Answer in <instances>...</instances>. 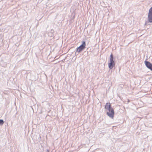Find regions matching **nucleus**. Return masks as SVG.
<instances>
[{
  "instance_id": "nucleus-1",
  "label": "nucleus",
  "mask_w": 152,
  "mask_h": 152,
  "mask_svg": "<svg viewBox=\"0 0 152 152\" xmlns=\"http://www.w3.org/2000/svg\"><path fill=\"white\" fill-rule=\"evenodd\" d=\"M110 63L108 64V66L110 69H112L115 65L114 61L113 60V56L112 54H111L110 55Z\"/></svg>"
},
{
  "instance_id": "nucleus-4",
  "label": "nucleus",
  "mask_w": 152,
  "mask_h": 152,
  "mask_svg": "<svg viewBox=\"0 0 152 152\" xmlns=\"http://www.w3.org/2000/svg\"><path fill=\"white\" fill-rule=\"evenodd\" d=\"M114 114V110H110V111L107 112V114L110 118H113Z\"/></svg>"
},
{
  "instance_id": "nucleus-5",
  "label": "nucleus",
  "mask_w": 152,
  "mask_h": 152,
  "mask_svg": "<svg viewBox=\"0 0 152 152\" xmlns=\"http://www.w3.org/2000/svg\"><path fill=\"white\" fill-rule=\"evenodd\" d=\"M105 108L106 109L107 111H110V110H113L112 108L111 105L109 103H107L105 105Z\"/></svg>"
},
{
  "instance_id": "nucleus-2",
  "label": "nucleus",
  "mask_w": 152,
  "mask_h": 152,
  "mask_svg": "<svg viewBox=\"0 0 152 152\" xmlns=\"http://www.w3.org/2000/svg\"><path fill=\"white\" fill-rule=\"evenodd\" d=\"M148 18V22L152 23V7L149 10Z\"/></svg>"
},
{
  "instance_id": "nucleus-8",
  "label": "nucleus",
  "mask_w": 152,
  "mask_h": 152,
  "mask_svg": "<svg viewBox=\"0 0 152 152\" xmlns=\"http://www.w3.org/2000/svg\"><path fill=\"white\" fill-rule=\"evenodd\" d=\"M146 22H145V24H146Z\"/></svg>"
},
{
  "instance_id": "nucleus-3",
  "label": "nucleus",
  "mask_w": 152,
  "mask_h": 152,
  "mask_svg": "<svg viewBox=\"0 0 152 152\" xmlns=\"http://www.w3.org/2000/svg\"><path fill=\"white\" fill-rule=\"evenodd\" d=\"M86 44L85 41L82 42V44L77 48V51L78 52H80L86 48Z\"/></svg>"
},
{
  "instance_id": "nucleus-7",
  "label": "nucleus",
  "mask_w": 152,
  "mask_h": 152,
  "mask_svg": "<svg viewBox=\"0 0 152 152\" xmlns=\"http://www.w3.org/2000/svg\"><path fill=\"white\" fill-rule=\"evenodd\" d=\"M4 124V121L3 120H0V125H2Z\"/></svg>"
},
{
  "instance_id": "nucleus-6",
  "label": "nucleus",
  "mask_w": 152,
  "mask_h": 152,
  "mask_svg": "<svg viewBox=\"0 0 152 152\" xmlns=\"http://www.w3.org/2000/svg\"><path fill=\"white\" fill-rule=\"evenodd\" d=\"M145 62L146 66L152 71V64L148 61H145Z\"/></svg>"
}]
</instances>
